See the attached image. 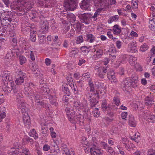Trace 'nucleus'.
I'll return each mask as SVG.
<instances>
[{
    "instance_id": "nucleus-1",
    "label": "nucleus",
    "mask_w": 155,
    "mask_h": 155,
    "mask_svg": "<svg viewBox=\"0 0 155 155\" xmlns=\"http://www.w3.org/2000/svg\"><path fill=\"white\" fill-rule=\"evenodd\" d=\"M33 0H17L14 1L11 8L16 11L24 14L32 8Z\"/></svg>"
},
{
    "instance_id": "nucleus-2",
    "label": "nucleus",
    "mask_w": 155,
    "mask_h": 155,
    "mask_svg": "<svg viewBox=\"0 0 155 155\" xmlns=\"http://www.w3.org/2000/svg\"><path fill=\"white\" fill-rule=\"evenodd\" d=\"M105 0H94V5L97 8V10L94 15L89 13L91 22L96 21L97 19V17L100 14V12L105 10Z\"/></svg>"
},
{
    "instance_id": "nucleus-3",
    "label": "nucleus",
    "mask_w": 155,
    "mask_h": 155,
    "mask_svg": "<svg viewBox=\"0 0 155 155\" xmlns=\"http://www.w3.org/2000/svg\"><path fill=\"white\" fill-rule=\"evenodd\" d=\"M138 78L137 76L127 78L122 82V86L125 88H128L132 87L133 88L137 87L138 85Z\"/></svg>"
},
{
    "instance_id": "nucleus-4",
    "label": "nucleus",
    "mask_w": 155,
    "mask_h": 155,
    "mask_svg": "<svg viewBox=\"0 0 155 155\" xmlns=\"http://www.w3.org/2000/svg\"><path fill=\"white\" fill-rule=\"evenodd\" d=\"M15 72L16 77L15 82L17 85H21L24 82V78L26 77V74L22 71L19 68H16L15 69Z\"/></svg>"
},
{
    "instance_id": "nucleus-5",
    "label": "nucleus",
    "mask_w": 155,
    "mask_h": 155,
    "mask_svg": "<svg viewBox=\"0 0 155 155\" xmlns=\"http://www.w3.org/2000/svg\"><path fill=\"white\" fill-rule=\"evenodd\" d=\"M35 85L31 82H30L28 84V85L27 87H25V94L28 97H30L32 98V96H33L34 92L35 91L34 90L35 88Z\"/></svg>"
},
{
    "instance_id": "nucleus-6",
    "label": "nucleus",
    "mask_w": 155,
    "mask_h": 155,
    "mask_svg": "<svg viewBox=\"0 0 155 155\" xmlns=\"http://www.w3.org/2000/svg\"><path fill=\"white\" fill-rule=\"evenodd\" d=\"M69 0H65L64 4V6L69 10L74 11L76 8L78 4L76 1H70Z\"/></svg>"
},
{
    "instance_id": "nucleus-7",
    "label": "nucleus",
    "mask_w": 155,
    "mask_h": 155,
    "mask_svg": "<svg viewBox=\"0 0 155 155\" xmlns=\"http://www.w3.org/2000/svg\"><path fill=\"white\" fill-rule=\"evenodd\" d=\"M69 121L72 123H77L81 125L83 124L84 118L83 116L81 114L75 115L74 114L73 116L70 117Z\"/></svg>"
},
{
    "instance_id": "nucleus-8",
    "label": "nucleus",
    "mask_w": 155,
    "mask_h": 155,
    "mask_svg": "<svg viewBox=\"0 0 155 155\" xmlns=\"http://www.w3.org/2000/svg\"><path fill=\"white\" fill-rule=\"evenodd\" d=\"M101 107L103 110L105 111L107 114L110 117L113 116V114L110 111V105L108 104L106 101L105 100L102 101Z\"/></svg>"
},
{
    "instance_id": "nucleus-9",
    "label": "nucleus",
    "mask_w": 155,
    "mask_h": 155,
    "mask_svg": "<svg viewBox=\"0 0 155 155\" xmlns=\"http://www.w3.org/2000/svg\"><path fill=\"white\" fill-rule=\"evenodd\" d=\"M78 15L81 19V22L84 23L87 25L90 24L91 22L89 13L79 14Z\"/></svg>"
},
{
    "instance_id": "nucleus-10",
    "label": "nucleus",
    "mask_w": 155,
    "mask_h": 155,
    "mask_svg": "<svg viewBox=\"0 0 155 155\" xmlns=\"http://www.w3.org/2000/svg\"><path fill=\"white\" fill-rule=\"evenodd\" d=\"M92 140L94 142V144L93 145L92 147L90 149V151L91 155H101L102 152L101 150L97 147L96 144H97L96 140H94L93 138Z\"/></svg>"
},
{
    "instance_id": "nucleus-11",
    "label": "nucleus",
    "mask_w": 155,
    "mask_h": 155,
    "mask_svg": "<svg viewBox=\"0 0 155 155\" xmlns=\"http://www.w3.org/2000/svg\"><path fill=\"white\" fill-rule=\"evenodd\" d=\"M1 77L2 80L5 84H8V81L9 83L11 82L10 81L11 79V77L10 73L8 71H4L2 74Z\"/></svg>"
},
{
    "instance_id": "nucleus-12",
    "label": "nucleus",
    "mask_w": 155,
    "mask_h": 155,
    "mask_svg": "<svg viewBox=\"0 0 155 155\" xmlns=\"http://www.w3.org/2000/svg\"><path fill=\"white\" fill-rule=\"evenodd\" d=\"M5 15L3 16L2 15L1 17V21L2 25L6 26L9 24L10 22L12 21V19L8 14H6Z\"/></svg>"
},
{
    "instance_id": "nucleus-13",
    "label": "nucleus",
    "mask_w": 155,
    "mask_h": 155,
    "mask_svg": "<svg viewBox=\"0 0 155 155\" xmlns=\"http://www.w3.org/2000/svg\"><path fill=\"white\" fill-rule=\"evenodd\" d=\"M136 47L137 44L136 42L133 41L130 43L128 45L127 51L133 53L137 52L138 49Z\"/></svg>"
},
{
    "instance_id": "nucleus-14",
    "label": "nucleus",
    "mask_w": 155,
    "mask_h": 155,
    "mask_svg": "<svg viewBox=\"0 0 155 155\" xmlns=\"http://www.w3.org/2000/svg\"><path fill=\"white\" fill-rule=\"evenodd\" d=\"M41 88L40 89V92L41 94L43 95H45V97L47 98L49 97L50 95V91L49 89L47 87H44V86H40Z\"/></svg>"
},
{
    "instance_id": "nucleus-15",
    "label": "nucleus",
    "mask_w": 155,
    "mask_h": 155,
    "mask_svg": "<svg viewBox=\"0 0 155 155\" xmlns=\"http://www.w3.org/2000/svg\"><path fill=\"white\" fill-rule=\"evenodd\" d=\"M23 119L25 126L27 127H29L30 123V119L29 116L28 112H25L24 114H23Z\"/></svg>"
},
{
    "instance_id": "nucleus-16",
    "label": "nucleus",
    "mask_w": 155,
    "mask_h": 155,
    "mask_svg": "<svg viewBox=\"0 0 155 155\" xmlns=\"http://www.w3.org/2000/svg\"><path fill=\"white\" fill-rule=\"evenodd\" d=\"M36 107L38 109H40L41 107H44L47 110H49V107L48 104L44 103L43 101H36Z\"/></svg>"
},
{
    "instance_id": "nucleus-17",
    "label": "nucleus",
    "mask_w": 155,
    "mask_h": 155,
    "mask_svg": "<svg viewBox=\"0 0 155 155\" xmlns=\"http://www.w3.org/2000/svg\"><path fill=\"white\" fill-rule=\"evenodd\" d=\"M90 0H84L79 3L81 9L83 10L88 9L89 8V2Z\"/></svg>"
},
{
    "instance_id": "nucleus-18",
    "label": "nucleus",
    "mask_w": 155,
    "mask_h": 155,
    "mask_svg": "<svg viewBox=\"0 0 155 155\" xmlns=\"http://www.w3.org/2000/svg\"><path fill=\"white\" fill-rule=\"evenodd\" d=\"M129 124L131 127H134L136 126V122L132 115H129Z\"/></svg>"
},
{
    "instance_id": "nucleus-19",
    "label": "nucleus",
    "mask_w": 155,
    "mask_h": 155,
    "mask_svg": "<svg viewBox=\"0 0 155 155\" xmlns=\"http://www.w3.org/2000/svg\"><path fill=\"white\" fill-rule=\"evenodd\" d=\"M149 24L150 29L152 31L155 30V15L153 16L152 19H150Z\"/></svg>"
},
{
    "instance_id": "nucleus-20",
    "label": "nucleus",
    "mask_w": 155,
    "mask_h": 155,
    "mask_svg": "<svg viewBox=\"0 0 155 155\" xmlns=\"http://www.w3.org/2000/svg\"><path fill=\"white\" fill-rule=\"evenodd\" d=\"M13 149L11 148L10 151H9L7 155H22V150L19 151V150H13Z\"/></svg>"
},
{
    "instance_id": "nucleus-21",
    "label": "nucleus",
    "mask_w": 155,
    "mask_h": 155,
    "mask_svg": "<svg viewBox=\"0 0 155 155\" xmlns=\"http://www.w3.org/2000/svg\"><path fill=\"white\" fill-rule=\"evenodd\" d=\"M65 111L66 112L67 117L69 120L70 119V117L73 116L74 114V112L73 110H71L69 107H67L65 109Z\"/></svg>"
},
{
    "instance_id": "nucleus-22",
    "label": "nucleus",
    "mask_w": 155,
    "mask_h": 155,
    "mask_svg": "<svg viewBox=\"0 0 155 155\" xmlns=\"http://www.w3.org/2000/svg\"><path fill=\"white\" fill-rule=\"evenodd\" d=\"M49 28V24L47 21H44L43 24L41 26V29L44 32H46L48 31Z\"/></svg>"
},
{
    "instance_id": "nucleus-23",
    "label": "nucleus",
    "mask_w": 155,
    "mask_h": 155,
    "mask_svg": "<svg viewBox=\"0 0 155 155\" xmlns=\"http://www.w3.org/2000/svg\"><path fill=\"white\" fill-rule=\"evenodd\" d=\"M153 102V101L151 97L147 96L145 98L144 104L146 106H151Z\"/></svg>"
},
{
    "instance_id": "nucleus-24",
    "label": "nucleus",
    "mask_w": 155,
    "mask_h": 155,
    "mask_svg": "<svg viewBox=\"0 0 155 155\" xmlns=\"http://www.w3.org/2000/svg\"><path fill=\"white\" fill-rule=\"evenodd\" d=\"M93 51H94L95 53V55L97 56V57H100L103 54V51L101 49L95 48L94 49Z\"/></svg>"
},
{
    "instance_id": "nucleus-25",
    "label": "nucleus",
    "mask_w": 155,
    "mask_h": 155,
    "mask_svg": "<svg viewBox=\"0 0 155 155\" xmlns=\"http://www.w3.org/2000/svg\"><path fill=\"white\" fill-rule=\"evenodd\" d=\"M66 17L71 22H73L76 21L75 17L72 13H70L67 14Z\"/></svg>"
},
{
    "instance_id": "nucleus-26",
    "label": "nucleus",
    "mask_w": 155,
    "mask_h": 155,
    "mask_svg": "<svg viewBox=\"0 0 155 155\" xmlns=\"http://www.w3.org/2000/svg\"><path fill=\"white\" fill-rule=\"evenodd\" d=\"M84 37V38H87V39H92L94 38H95L94 35H92L91 34L89 33H87L86 34V35H85ZM83 36L81 35L78 36L77 39H83Z\"/></svg>"
},
{
    "instance_id": "nucleus-27",
    "label": "nucleus",
    "mask_w": 155,
    "mask_h": 155,
    "mask_svg": "<svg viewBox=\"0 0 155 155\" xmlns=\"http://www.w3.org/2000/svg\"><path fill=\"white\" fill-rule=\"evenodd\" d=\"M113 103L115 104L117 106L119 105L120 103V99L119 97L117 94H116L114 97L113 100Z\"/></svg>"
},
{
    "instance_id": "nucleus-28",
    "label": "nucleus",
    "mask_w": 155,
    "mask_h": 155,
    "mask_svg": "<svg viewBox=\"0 0 155 155\" xmlns=\"http://www.w3.org/2000/svg\"><path fill=\"white\" fill-rule=\"evenodd\" d=\"M113 31L114 34L115 35H118L121 31V30L119 28L118 25H115L114 26Z\"/></svg>"
},
{
    "instance_id": "nucleus-29",
    "label": "nucleus",
    "mask_w": 155,
    "mask_h": 155,
    "mask_svg": "<svg viewBox=\"0 0 155 155\" xmlns=\"http://www.w3.org/2000/svg\"><path fill=\"white\" fill-rule=\"evenodd\" d=\"M137 60V58L134 56L132 55L130 56L129 58V63L131 65H133L135 64L136 63Z\"/></svg>"
},
{
    "instance_id": "nucleus-30",
    "label": "nucleus",
    "mask_w": 155,
    "mask_h": 155,
    "mask_svg": "<svg viewBox=\"0 0 155 155\" xmlns=\"http://www.w3.org/2000/svg\"><path fill=\"white\" fill-rule=\"evenodd\" d=\"M9 84L10 87H12V92L14 94L17 93L18 92V89L16 88V86L14 85V83L11 81V82H9Z\"/></svg>"
},
{
    "instance_id": "nucleus-31",
    "label": "nucleus",
    "mask_w": 155,
    "mask_h": 155,
    "mask_svg": "<svg viewBox=\"0 0 155 155\" xmlns=\"http://www.w3.org/2000/svg\"><path fill=\"white\" fill-rule=\"evenodd\" d=\"M90 47H87L86 46H82L81 48V51L85 55L87 54L89 52V48Z\"/></svg>"
},
{
    "instance_id": "nucleus-32",
    "label": "nucleus",
    "mask_w": 155,
    "mask_h": 155,
    "mask_svg": "<svg viewBox=\"0 0 155 155\" xmlns=\"http://www.w3.org/2000/svg\"><path fill=\"white\" fill-rule=\"evenodd\" d=\"M89 101H90V106L91 107H95V105H96L98 102V100L96 99V98H92Z\"/></svg>"
},
{
    "instance_id": "nucleus-33",
    "label": "nucleus",
    "mask_w": 155,
    "mask_h": 155,
    "mask_svg": "<svg viewBox=\"0 0 155 155\" xmlns=\"http://www.w3.org/2000/svg\"><path fill=\"white\" fill-rule=\"evenodd\" d=\"M119 17L118 15H115L110 18L108 20V23L109 24L111 23L112 22L116 21L118 20Z\"/></svg>"
},
{
    "instance_id": "nucleus-34",
    "label": "nucleus",
    "mask_w": 155,
    "mask_h": 155,
    "mask_svg": "<svg viewBox=\"0 0 155 155\" xmlns=\"http://www.w3.org/2000/svg\"><path fill=\"white\" fill-rule=\"evenodd\" d=\"M139 133H136L135 134L134 137H131V139L133 140H134L136 142H137V143H138L139 142V140H140V138L139 136Z\"/></svg>"
},
{
    "instance_id": "nucleus-35",
    "label": "nucleus",
    "mask_w": 155,
    "mask_h": 155,
    "mask_svg": "<svg viewBox=\"0 0 155 155\" xmlns=\"http://www.w3.org/2000/svg\"><path fill=\"white\" fill-rule=\"evenodd\" d=\"M74 107H75L77 109L81 108L82 104L81 103L78 101H75L73 104Z\"/></svg>"
},
{
    "instance_id": "nucleus-36",
    "label": "nucleus",
    "mask_w": 155,
    "mask_h": 155,
    "mask_svg": "<svg viewBox=\"0 0 155 155\" xmlns=\"http://www.w3.org/2000/svg\"><path fill=\"white\" fill-rule=\"evenodd\" d=\"M73 27L77 32H79L81 30V26L79 23H77L73 25Z\"/></svg>"
},
{
    "instance_id": "nucleus-37",
    "label": "nucleus",
    "mask_w": 155,
    "mask_h": 155,
    "mask_svg": "<svg viewBox=\"0 0 155 155\" xmlns=\"http://www.w3.org/2000/svg\"><path fill=\"white\" fill-rule=\"evenodd\" d=\"M33 72L35 75L38 78L41 77L43 75L41 71L37 69L34 70Z\"/></svg>"
},
{
    "instance_id": "nucleus-38",
    "label": "nucleus",
    "mask_w": 155,
    "mask_h": 155,
    "mask_svg": "<svg viewBox=\"0 0 155 155\" xmlns=\"http://www.w3.org/2000/svg\"><path fill=\"white\" fill-rule=\"evenodd\" d=\"M19 60L20 64L21 65L25 63L26 61L25 58L22 55H20L19 56Z\"/></svg>"
},
{
    "instance_id": "nucleus-39",
    "label": "nucleus",
    "mask_w": 155,
    "mask_h": 155,
    "mask_svg": "<svg viewBox=\"0 0 155 155\" xmlns=\"http://www.w3.org/2000/svg\"><path fill=\"white\" fill-rule=\"evenodd\" d=\"M147 119L148 120H147V121L149 122H155V115L150 113Z\"/></svg>"
},
{
    "instance_id": "nucleus-40",
    "label": "nucleus",
    "mask_w": 155,
    "mask_h": 155,
    "mask_svg": "<svg viewBox=\"0 0 155 155\" xmlns=\"http://www.w3.org/2000/svg\"><path fill=\"white\" fill-rule=\"evenodd\" d=\"M150 113V112L148 111H145L143 112L142 115L146 120H148L147 119Z\"/></svg>"
},
{
    "instance_id": "nucleus-41",
    "label": "nucleus",
    "mask_w": 155,
    "mask_h": 155,
    "mask_svg": "<svg viewBox=\"0 0 155 155\" xmlns=\"http://www.w3.org/2000/svg\"><path fill=\"white\" fill-rule=\"evenodd\" d=\"M83 109V110L84 112H90L89 111V107L87 104H85L84 105H82L81 108Z\"/></svg>"
},
{
    "instance_id": "nucleus-42",
    "label": "nucleus",
    "mask_w": 155,
    "mask_h": 155,
    "mask_svg": "<svg viewBox=\"0 0 155 155\" xmlns=\"http://www.w3.org/2000/svg\"><path fill=\"white\" fill-rule=\"evenodd\" d=\"M70 51L71 54L73 55L77 54L79 52V51L78 49L76 48H74L71 49Z\"/></svg>"
},
{
    "instance_id": "nucleus-43",
    "label": "nucleus",
    "mask_w": 155,
    "mask_h": 155,
    "mask_svg": "<svg viewBox=\"0 0 155 155\" xmlns=\"http://www.w3.org/2000/svg\"><path fill=\"white\" fill-rule=\"evenodd\" d=\"M6 115L5 113L1 111V109H0V122H1L2 120L5 117Z\"/></svg>"
},
{
    "instance_id": "nucleus-44",
    "label": "nucleus",
    "mask_w": 155,
    "mask_h": 155,
    "mask_svg": "<svg viewBox=\"0 0 155 155\" xmlns=\"http://www.w3.org/2000/svg\"><path fill=\"white\" fill-rule=\"evenodd\" d=\"M109 80L112 83H116L117 81V79L115 75L108 78Z\"/></svg>"
},
{
    "instance_id": "nucleus-45",
    "label": "nucleus",
    "mask_w": 155,
    "mask_h": 155,
    "mask_svg": "<svg viewBox=\"0 0 155 155\" xmlns=\"http://www.w3.org/2000/svg\"><path fill=\"white\" fill-rule=\"evenodd\" d=\"M137 2V0H132L131 3L133 8L136 9L138 8Z\"/></svg>"
},
{
    "instance_id": "nucleus-46",
    "label": "nucleus",
    "mask_w": 155,
    "mask_h": 155,
    "mask_svg": "<svg viewBox=\"0 0 155 155\" xmlns=\"http://www.w3.org/2000/svg\"><path fill=\"white\" fill-rule=\"evenodd\" d=\"M94 116L96 117H98L100 115V111L98 110V108H95V109L93 111Z\"/></svg>"
},
{
    "instance_id": "nucleus-47",
    "label": "nucleus",
    "mask_w": 155,
    "mask_h": 155,
    "mask_svg": "<svg viewBox=\"0 0 155 155\" xmlns=\"http://www.w3.org/2000/svg\"><path fill=\"white\" fill-rule=\"evenodd\" d=\"M84 118H85L86 119L90 120L91 119V113L90 112H84V116H83Z\"/></svg>"
},
{
    "instance_id": "nucleus-48",
    "label": "nucleus",
    "mask_w": 155,
    "mask_h": 155,
    "mask_svg": "<svg viewBox=\"0 0 155 155\" xmlns=\"http://www.w3.org/2000/svg\"><path fill=\"white\" fill-rule=\"evenodd\" d=\"M63 91L64 92L67 94V95H70V90L68 87H64L63 88H62Z\"/></svg>"
},
{
    "instance_id": "nucleus-49",
    "label": "nucleus",
    "mask_w": 155,
    "mask_h": 155,
    "mask_svg": "<svg viewBox=\"0 0 155 155\" xmlns=\"http://www.w3.org/2000/svg\"><path fill=\"white\" fill-rule=\"evenodd\" d=\"M148 48L147 45L146 44H144L141 46L140 50L142 52H144L147 50Z\"/></svg>"
},
{
    "instance_id": "nucleus-50",
    "label": "nucleus",
    "mask_w": 155,
    "mask_h": 155,
    "mask_svg": "<svg viewBox=\"0 0 155 155\" xmlns=\"http://www.w3.org/2000/svg\"><path fill=\"white\" fill-rule=\"evenodd\" d=\"M24 140L27 141L28 143H30L31 144H32L33 143V139L28 137H25Z\"/></svg>"
},
{
    "instance_id": "nucleus-51",
    "label": "nucleus",
    "mask_w": 155,
    "mask_h": 155,
    "mask_svg": "<svg viewBox=\"0 0 155 155\" xmlns=\"http://www.w3.org/2000/svg\"><path fill=\"white\" fill-rule=\"evenodd\" d=\"M116 53H110L109 54V58L113 61L115 59L116 57Z\"/></svg>"
},
{
    "instance_id": "nucleus-52",
    "label": "nucleus",
    "mask_w": 155,
    "mask_h": 155,
    "mask_svg": "<svg viewBox=\"0 0 155 155\" xmlns=\"http://www.w3.org/2000/svg\"><path fill=\"white\" fill-rule=\"evenodd\" d=\"M16 96L18 101H19L21 100V99L22 98L23 96L22 93L20 92L17 93Z\"/></svg>"
},
{
    "instance_id": "nucleus-53",
    "label": "nucleus",
    "mask_w": 155,
    "mask_h": 155,
    "mask_svg": "<svg viewBox=\"0 0 155 155\" xmlns=\"http://www.w3.org/2000/svg\"><path fill=\"white\" fill-rule=\"evenodd\" d=\"M106 150H107V151L110 153L111 155H115V152L113 150V149L111 147H109Z\"/></svg>"
},
{
    "instance_id": "nucleus-54",
    "label": "nucleus",
    "mask_w": 155,
    "mask_h": 155,
    "mask_svg": "<svg viewBox=\"0 0 155 155\" xmlns=\"http://www.w3.org/2000/svg\"><path fill=\"white\" fill-rule=\"evenodd\" d=\"M90 77V74L89 72H87L83 74L82 75V77L84 79L86 80L89 78Z\"/></svg>"
},
{
    "instance_id": "nucleus-55",
    "label": "nucleus",
    "mask_w": 155,
    "mask_h": 155,
    "mask_svg": "<svg viewBox=\"0 0 155 155\" xmlns=\"http://www.w3.org/2000/svg\"><path fill=\"white\" fill-rule=\"evenodd\" d=\"M114 73L113 70L109 71L107 73V77L109 78L113 76H114Z\"/></svg>"
},
{
    "instance_id": "nucleus-56",
    "label": "nucleus",
    "mask_w": 155,
    "mask_h": 155,
    "mask_svg": "<svg viewBox=\"0 0 155 155\" xmlns=\"http://www.w3.org/2000/svg\"><path fill=\"white\" fill-rule=\"evenodd\" d=\"M108 52L111 53H116V50L115 48L114 47H111L108 50Z\"/></svg>"
},
{
    "instance_id": "nucleus-57",
    "label": "nucleus",
    "mask_w": 155,
    "mask_h": 155,
    "mask_svg": "<svg viewBox=\"0 0 155 155\" xmlns=\"http://www.w3.org/2000/svg\"><path fill=\"white\" fill-rule=\"evenodd\" d=\"M86 95L89 101L91 100L92 99V93L90 92H87L86 93Z\"/></svg>"
},
{
    "instance_id": "nucleus-58",
    "label": "nucleus",
    "mask_w": 155,
    "mask_h": 155,
    "mask_svg": "<svg viewBox=\"0 0 155 155\" xmlns=\"http://www.w3.org/2000/svg\"><path fill=\"white\" fill-rule=\"evenodd\" d=\"M97 74L101 78H104L105 75L102 71H101V70H100V69L98 71Z\"/></svg>"
},
{
    "instance_id": "nucleus-59",
    "label": "nucleus",
    "mask_w": 155,
    "mask_h": 155,
    "mask_svg": "<svg viewBox=\"0 0 155 155\" xmlns=\"http://www.w3.org/2000/svg\"><path fill=\"white\" fill-rule=\"evenodd\" d=\"M30 36L31 39H34L35 38H36V32H34V31H32L31 30L30 33Z\"/></svg>"
},
{
    "instance_id": "nucleus-60",
    "label": "nucleus",
    "mask_w": 155,
    "mask_h": 155,
    "mask_svg": "<svg viewBox=\"0 0 155 155\" xmlns=\"http://www.w3.org/2000/svg\"><path fill=\"white\" fill-rule=\"evenodd\" d=\"M42 133L43 134L44 136H47L48 134H47V129H46L45 128H41Z\"/></svg>"
},
{
    "instance_id": "nucleus-61",
    "label": "nucleus",
    "mask_w": 155,
    "mask_h": 155,
    "mask_svg": "<svg viewBox=\"0 0 155 155\" xmlns=\"http://www.w3.org/2000/svg\"><path fill=\"white\" fill-rule=\"evenodd\" d=\"M132 144L131 143H129L128 142L127 143H125L124 145L126 148L127 150H130L131 148V146Z\"/></svg>"
},
{
    "instance_id": "nucleus-62",
    "label": "nucleus",
    "mask_w": 155,
    "mask_h": 155,
    "mask_svg": "<svg viewBox=\"0 0 155 155\" xmlns=\"http://www.w3.org/2000/svg\"><path fill=\"white\" fill-rule=\"evenodd\" d=\"M15 53L12 52V51H10L7 54L6 57L9 58V57H13Z\"/></svg>"
},
{
    "instance_id": "nucleus-63",
    "label": "nucleus",
    "mask_w": 155,
    "mask_h": 155,
    "mask_svg": "<svg viewBox=\"0 0 155 155\" xmlns=\"http://www.w3.org/2000/svg\"><path fill=\"white\" fill-rule=\"evenodd\" d=\"M127 115V113L126 112H124L121 114L122 118L123 119L126 120Z\"/></svg>"
},
{
    "instance_id": "nucleus-64",
    "label": "nucleus",
    "mask_w": 155,
    "mask_h": 155,
    "mask_svg": "<svg viewBox=\"0 0 155 155\" xmlns=\"http://www.w3.org/2000/svg\"><path fill=\"white\" fill-rule=\"evenodd\" d=\"M51 28L53 31H57L58 29L57 28V25L55 23L51 25Z\"/></svg>"
}]
</instances>
